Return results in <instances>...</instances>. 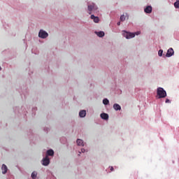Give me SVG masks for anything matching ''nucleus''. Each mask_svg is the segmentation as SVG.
Returning <instances> with one entry per match:
<instances>
[{"instance_id": "a878e982", "label": "nucleus", "mask_w": 179, "mask_h": 179, "mask_svg": "<svg viewBox=\"0 0 179 179\" xmlns=\"http://www.w3.org/2000/svg\"><path fill=\"white\" fill-rule=\"evenodd\" d=\"M165 103H171V101H170V99H166V101H165Z\"/></svg>"}, {"instance_id": "dca6fc26", "label": "nucleus", "mask_w": 179, "mask_h": 179, "mask_svg": "<svg viewBox=\"0 0 179 179\" xmlns=\"http://www.w3.org/2000/svg\"><path fill=\"white\" fill-rule=\"evenodd\" d=\"M48 156H54V150L50 149V150H47L46 157H48Z\"/></svg>"}, {"instance_id": "9d476101", "label": "nucleus", "mask_w": 179, "mask_h": 179, "mask_svg": "<svg viewBox=\"0 0 179 179\" xmlns=\"http://www.w3.org/2000/svg\"><path fill=\"white\" fill-rule=\"evenodd\" d=\"M152 10L151 6H148L144 8L145 13H150Z\"/></svg>"}, {"instance_id": "2f4dec72", "label": "nucleus", "mask_w": 179, "mask_h": 179, "mask_svg": "<svg viewBox=\"0 0 179 179\" xmlns=\"http://www.w3.org/2000/svg\"><path fill=\"white\" fill-rule=\"evenodd\" d=\"M0 71H2V67L0 66Z\"/></svg>"}, {"instance_id": "6ab92c4d", "label": "nucleus", "mask_w": 179, "mask_h": 179, "mask_svg": "<svg viewBox=\"0 0 179 179\" xmlns=\"http://www.w3.org/2000/svg\"><path fill=\"white\" fill-rule=\"evenodd\" d=\"M32 54H35V55H37L38 54V50H37L36 48H32L31 50Z\"/></svg>"}, {"instance_id": "7c9ffc66", "label": "nucleus", "mask_w": 179, "mask_h": 179, "mask_svg": "<svg viewBox=\"0 0 179 179\" xmlns=\"http://www.w3.org/2000/svg\"><path fill=\"white\" fill-rule=\"evenodd\" d=\"M120 24H121V22H117V26H120Z\"/></svg>"}, {"instance_id": "b1692460", "label": "nucleus", "mask_w": 179, "mask_h": 179, "mask_svg": "<svg viewBox=\"0 0 179 179\" xmlns=\"http://www.w3.org/2000/svg\"><path fill=\"white\" fill-rule=\"evenodd\" d=\"M158 55H159V57H163V50L160 49L158 51Z\"/></svg>"}, {"instance_id": "72a5a7b5", "label": "nucleus", "mask_w": 179, "mask_h": 179, "mask_svg": "<svg viewBox=\"0 0 179 179\" xmlns=\"http://www.w3.org/2000/svg\"><path fill=\"white\" fill-rule=\"evenodd\" d=\"M176 1H179V0H176Z\"/></svg>"}, {"instance_id": "c756f323", "label": "nucleus", "mask_w": 179, "mask_h": 179, "mask_svg": "<svg viewBox=\"0 0 179 179\" xmlns=\"http://www.w3.org/2000/svg\"><path fill=\"white\" fill-rule=\"evenodd\" d=\"M64 140V141H66V138H62L61 139H60V141H61V143H62V140Z\"/></svg>"}, {"instance_id": "f3484780", "label": "nucleus", "mask_w": 179, "mask_h": 179, "mask_svg": "<svg viewBox=\"0 0 179 179\" xmlns=\"http://www.w3.org/2000/svg\"><path fill=\"white\" fill-rule=\"evenodd\" d=\"M103 104H104V106H110V101L108 100V99L107 98L103 99Z\"/></svg>"}, {"instance_id": "9b49d317", "label": "nucleus", "mask_w": 179, "mask_h": 179, "mask_svg": "<svg viewBox=\"0 0 179 179\" xmlns=\"http://www.w3.org/2000/svg\"><path fill=\"white\" fill-rule=\"evenodd\" d=\"M113 108L115 111H121V106L118 103H114Z\"/></svg>"}, {"instance_id": "aec40b11", "label": "nucleus", "mask_w": 179, "mask_h": 179, "mask_svg": "<svg viewBox=\"0 0 179 179\" xmlns=\"http://www.w3.org/2000/svg\"><path fill=\"white\" fill-rule=\"evenodd\" d=\"M31 178H33V179L37 178V172L36 171H34L31 173Z\"/></svg>"}, {"instance_id": "20e7f679", "label": "nucleus", "mask_w": 179, "mask_h": 179, "mask_svg": "<svg viewBox=\"0 0 179 179\" xmlns=\"http://www.w3.org/2000/svg\"><path fill=\"white\" fill-rule=\"evenodd\" d=\"M123 36L125 37L127 40H129V38H134V37H135V33L124 31L123 33Z\"/></svg>"}, {"instance_id": "ddd939ff", "label": "nucleus", "mask_w": 179, "mask_h": 179, "mask_svg": "<svg viewBox=\"0 0 179 179\" xmlns=\"http://www.w3.org/2000/svg\"><path fill=\"white\" fill-rule=\"evenodd\" d=\"M94 33L95 34H96V36H98V37H104L105 36L104 31H95Z\"/></svg>"}, {"instance_id": "c85d7f7f", "label": "nucleus", "mask_w": 179, "mask_h": 179, "mask_svg": "<svg viewBox=\"0 0 179 179\" xmlns=\"http://www.w3.org/2000/svg\"><path fill=\"white\" fill-rule=\"evenodd\" d=\"M21 96H24L26 97V94L24 93V92H22V93L21 94Z\"/></svg>"}, {"instance_id": "393cba45", "label": "nucleus", "mask_w": 179, "mask_h": 179, "mask_svg": "<svg viewBox=\"0 0 179 179\" xmlns=\"http://www.w3.org/2000/svg\"><path fill=\"white\" fill-rule=\"evenodd\" d=\"M120 20H121V22H124V20H125V15H121Z\"/></svg>"}, {"instance_id": "f03ea898", "label": "nucleus", "mask_w": 179, "mask_h": 179, "mask_svg": "<svg viewBox=\"0 0 179 179\" xmlns=\"http://www.w3.org/2000/svg\"><path fill=\"white\" fill-rule=\"evenodd\" d=\"M157 99H164L167 97V92L163 87H158L157 90Z\"/></svg>"}, {"instance_id": "f257e3e1", "label": "nucleus", "mask_w": 179, "mask_h": 179, "mask_svg": "<svg viewBox=\"0 0 179 179\" xmlns=\"http://www.w3.org/2000/svg\"><path fill=\"white\" fill-rule=\"evenodd\" d=\"M87 9L89 15H92L93 12H97L99 10V7L96 3H90L87 5Z\"/></svg>"}, {"instance_id": "423d86ee", "label": "nucleus", "mask_w": 179, "mask_h": 179, "mask_svg": "<svg viewBox=\"0 0 179 179\" xmlns=\"http://www.w3.org/2000/svg\"><path fill=\"white\" fill-rule=\"evenodd\" d=\"M173 55H174V50H173V48H171L167 50L166 57H167V58H170V57H173Z\"/></svg>"}, {"instance_id": "473e14b6", "label": "nucleus", "mask_w": 179, "mask_h": 179, "mask_svg": "<svg viewBox=\"0 0 179 179\" xmlns=\"http://www.w3.org/2000/svg\"><path fill=\"white\" fill-rule=\"evenodd\" d=\"M139 34V32H137V36Z\"/></svg>"}, {"instance_id": "4468645a", "label": "nucleus", "mask_w": 179, "mask_h": 179, "mask_svg": "<svg viewBox=\"0 0 179 179\" xmlns=\"http://www.w3.org/2000/svg\"><path fill=\"white\" fill-rule=\"evenodd\" d=\"M79 117L80 118H85L86 117V111L85 110H82L79 112Z\"/></svg>"}, {"instance_id": "2eb2a0df", "label": "nucleus", "mask_w": 179, "mask_h": 179, "mask_svg": "<svg viewBox=\"0 0 179 179\" xmlns=\"http://www.w3.org/2000/svg\"><path fill=\"white\" fill-rule=\"evenodd\" d=\"M1 170L3 174H6V173H8V166H6L5 164H3L1 166Z\"/></svg>"}, {"instance_id": "0eeeda50", "label": "nucleus", "mask_w": 179, "mask_h": 179, "mask_svg": "<svg viewBox=\"0 0 179 179\" xmlns=\"http://www.w3.org/2000/svg\"><path fill=\"white\" fill-rule=\"evenodd\" d=\"M42 162L43 166H48V164H50V158H48V157H45L43 159Z\"/></svg>"}, {"instance_id": "cd10ccee", "label": "nucleus", "mask_w": 179, "mask_h": 179, "mask_svg": "<svg viewBox=\"0 0 179 179\" xmlns=\"http://www.w3.org/2000/svg\"><path fill=\"white\" fill-rule=\"evenodd\" d=\"M110 171H114V167L110 166Z\"/></svg>"}, {"instance_id": "6e6552de", "label": "nucleus", "mask_w": 179, "mask_h": 179, "mask_svg": "<svg viewBox=\"0 0 179 179\" xmlns=\"http://www.w3.org/2000/svg\"><path fill=\"white\" fill-rule=\"evenodd\" d=\"M100 117L102 120H104L105 121L108 120V114L106 113H103L100 115Z\"/></svg>"}, {"instance_id": "bb28decb", "label": "nucleus", "mask_w": 179, "mask_h": 179, "mask_svg": "<svg viewBox=\"0 0 179 179\" xmlns=\"http://www.w3.org/2000/svg\"><path fill=\"white\" fill-rule=\"evenodd\" d=\"M44 131L45 132H48V131H50V129L46 127L44 129Z\"/></svg>"}, {"instance_id": "39448f33", "label": "nucleus", "mask_w": 179, "mask_h": 179, "mask_svg": "<svg viewBox=\"0 0 179 179\" xmlns=\"http://www.w3.org/2000/svg\"><path fill=\"white\" fill-rule=\"evenodd\" d=\"M38 37H40V38H47L48 37V33L43 29H41L38 33Z\"/></svg>"}, {"instance_id": "1a4fd4ad", "label": "nucleus", "mask_w": 179, "mask_h": 179, "mask_svg": "<svg viewBox=\"0 0 179 179\" xmlns=\"http://www.w3.org/2000/svg\"><path fill=\"white\" fill-rule=\"evenodd\" d=\"M90 17L92 20H94V23H99V22H100L99 17L95 16L94 15H91Z\"/></svg>"}, {"instance_id": "412c9836", "label": "nucleus", "mask_w": 179, "mask_h": 179, "mask_svg": "<svg viewBox=\"0 0 179 179\" xmlns=\"http://www.w3.org/2000/svg\"><path fill=\"white\" fill-rule=\"evenodd\" d=\"M174 8H176V9H179V1H176L174 3Z\"/></svg>"}, {"instance_id": "5701e85b", "label": "nucleus", "mask_w": 179, "mask_h": 179, "mask_svg": "<svg viewBox=\"0 0 179 179\" xmlns=\"http://www.w3.org/2000/svg\"><path fill=\"white\" fill-rule=\"evenodd\" d=\"M36 111H37V107L32 108V115H36Z\"/></svg>"}, {"instance_id": "4be33fe9", "label": "nucleus", "mask_w": 179, "mask_h": 179, "mask_svg": "<svg viewBox=\"0 0 179 179\" xmlns=\"http://www.w3.org/2000/svg\"><path fill=\"white\" fill-rule=\"evenodd\" d=\"M85 152H87V150L85 148H81L80 151L78 152V156H80V153H85Z\"/></svg>"}, {"instance_id": "7ed1b4c3", "label": "nucleus", "mask_w": 179, "mask_h": 179, "mask_svg": "<svg viewBox=\"0 0 179 179\" xmlns=\"http://www.w3.org/2000/svg\"><path fill=\"white\" fill-rule=\"evenodd\" d=\"M14 111L15 113H19L20 114H23L24 115H27V110L26 109V106H23L21 107V110H19V108L17 107H15L14 108Z\"/></svg>"}, {"instance_id": "f8f14e48", "label": "nucleus", "mask_w": 179, "mask_h": 179, "mask_svg": "<svg viewBox=\"0 0 179 179\" xmlns=\"http://www.w3.org/2000/svg\"><path fill=\"white\" fill-rule=\"evenodd\" d=\"M77 145H78V146H82V147H84L85 146V145H86L84 142H83V141L82 140V139H77Z\"/></svg>"}, {"instance_id": "a211bd4d", "label": "nucleus", "mask_w": 179, "mask_h": 179, "mask_svg": "<svg viewBox=\"0 0 179 179\" xmlns=\"http://www.w3.org/2000/svg\"><path fill=\"white\" fill-rule=\"evenodd\" d=\"M47 179H57V178H55V176H54V175H52V173L50 172L48 175Z\"/></svg>"}]
</instances>
